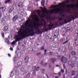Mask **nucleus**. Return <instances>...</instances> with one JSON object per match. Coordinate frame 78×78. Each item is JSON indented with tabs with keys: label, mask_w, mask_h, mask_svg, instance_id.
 I'll return each mask as SVG.
<instances>
[{
	"label": "nucleus",
	"mask_w": 78,
	"mask_h": 78,
	"mask_svg": "<svg viewBox=\"0 0 78 78\" xmlns=\"http://www.w3.org/2000/svg\"><path fill=\"white\" fill-rule=\"evenodd\" d=\"M75 7H76L78 9V5H66V8H68V9L67 10H65L64 9H59V8H57L56 9H54L52 10V11L50 12L51 14H57L58 12H59L60 11H61V12H62V11H66V12H69L70 13L71 12V10L69 9V8H73Z\"/></svg>",
	"instance_id": "obj_1"
},
{
	"label": "nucleus",
	"mask_w": 78,
	"mask_h": 78,
	"mask_svg": "<svg viewBox=\"0 0 78 78\" xmlns=\"http://www.w3.org/2000/svg\"><path fill=\"white\" fill-rule=\"evenodd\" d=\"M22 31H23V29L21 28V29H20V30L17 33L18 35H16L15 36V38L16 42L19 41H20L22 39H21V37H22V35L23 34V33H21V32H22Z\"/></svg>",
	"instance_id": "obj_2"
},
{
	"label": "nucleus",
	"mask_w": 78,
	"mask_h": 78,
	"mask_svg": "<svg viewBox=\"0 0 78 78\" xmlns=\"http://www.w3.org/2000/svg\"><path fill=\"white\" fill-rule=\"evenodd\" d=\"M76 15L74 14L73 15V16H71V17H67L66 18V19H67V20H68V22H71L72 20H73L75 19L78 18V13H76Z\"/></svg>",
	"instance_id": "obj_3"
},
{
	"label": "nucleus",
	"mask_w": 78,
	"mask_h": 78,
	"mask_svg": "<svg viewBox=\"0 0 78 78\" xmlns=\"http://www.w3.org/2000/svg\"><path fill=\"white\" fill-rule=\"evenodd\" d=\"M26 30H28V32L30 33L31 32H32V34H31L30 36H34V30L32 29H29V28H26Z\"/></svg>",
	"instance_id": "obj_4"
},
{
	"label": "nucleus",
	"mask_w": 78,
	"mask_h": 78,
	"mask_svg": "<svg viewBox=\"0 0 78 78\" xmlns=\"http://www.w3.org/2000/svg\"><path fill=\"white\" fill-rule=\"evenodd\" d=\"M23 32H21V33H22L23 34L22 35V36L21 37V39H24V38H25V37H29L30 36V34H24V31H23Z\"/></svg>",
	"instance_id": "obj_5"
},
{
	"label": "nucleus",
	"mask_w": 78,
	"mask_h": 78,
	"mask_svg": "<svg viewBox=\"0 0 78 78\" xmlns=\"http://www.w3.org/2000/svg\"><path fill=\"white\" fill-rule=\"evenodd\" d=\"M20 69V70H21V72L24 71V68H20V66H18L15 68V71H17V70L18 69Z\"/></svg>",
	"instance_id": "obj_6"
},
{
	"label": "nucleus",
	"mask_w": 78,
	"mask_h": 78,
	"mask_svg": "<svg viewBox=\"0 0 78 78\" xmlns=\"http://www.w3.org/2000/svg\"><path fill=\"white\" fill-rule=\"evenodd\" d=\"M40 67L39 66L36 67V66H34L32 67V70L34 72H35V71H37V70H39Z\"/></svg>",
	"instance_id": "obj_7"
},
{
	"label": "nucleus",
	"mask_w": 78,
	"mask_h": 78,
	"mask_svg": "<svg viewBox=\"0 0 78 78\" xmlns=\"http://www.w3.org/2000/svg\"><path fill=\"white\" fill-rule=\"evenodd\" d=\"M68 61V60L66 57H64L63 58V57H62L61 60V62H63V63H64L65 64L66 63V62H67Z\"/></svg>",
	"instance_id": "obj_8"
},
{
	"label": "nucleus",
	"mask_w": 78,
	"mask_h": 78,
	"mask_svg": "<svg viewBox=\"0 0 78 78\" xmlns=\"http://www.w3.org/2000/svg\"><path fill=\"white\" fill-rule=\"evenodd\" d=\"M50 23L48 25V26L49 27H50V29H52V27L55 26V25L54 24L51 23V21H50Z\"/></svg>",
	"instance_id": "obj_9"
},
{
	"label": "nucleus",
	"mask_w": 78,
	"mask_h": 78,
	"mask_svg": "<svg viewBox=\"0 0 78 78\" xmlns=\"http://www.w3.org/2000/svg\"><path fill=\"white\" fill-rule=\"evenodd\" d=\"M3 31L4 32H7L8 31V28L6 26L4 27L3 28Z\"/></svg>",
	"instance_id": "obj_10"
},
{
	"label": "nucleus",
	"mask_w": 78,
	"mask_h": 78,
	"mask_svg": "<svg viewBox=\"0 0 78 78\" xmlns=\"http://www.w3.org/2000/svg\"><path fill=\"white\" fill-rule=\"evenodd\" d=\"M22 62H19L17 63V65L18 66H19L20 67L22 68Z\"/></svg>",
	"instance_id": "obj_11"
},
{
	"label": "nucleus",
	"mask_w": 78,
	"mask_h": 78,
	"mask_svg": "<svg viewBox=\"0 0 78 78\" xmlns=\"http://www.w3.org/2000/svg\"><path fill=\"white\" fill-rule=\"evenodd\" d=\"M71 60L72 61L75 62V61H76V60H77V58L76 57H73L71 58Z\"/></svg>",
	"instance_id": "obj_12"
},
{
	"label": "nucleus",
	"mask_w": 78,
	"mask_h": 78,
	"mask_svg": "<svg viewBox=\"0 0 78 78\" xmlns=\"http://www.w3.org/2000/svg\"><path fill=\"white\" fill-rule=\"evenodd\" d=\"M65 4L64 3H62V4H58L57 5H54L53 6H52L51 7V8H56V7H58V6H61V5H64Z\"/></svg>",
	"instance_id": "obj_13"
},
{
	"label": "nucleus",
	"mask_w": 78,
	"mask_h": 78,
	"mask_svg": "<svg viewBox=\"0 0 78 78\" xmlns=\"http://www.w3.org/2000/svg\"><path fill=\"white\" fill-rule=\"evenodd\" d=\"M29 57L28 56H26L25 58V62L27 63L29 61Z\"/></svg>",
	"instance_id": "obj_14"
},
{
	"label": "nucleus",
	"mask_w": 78,
	"mask_h": 78,
	"mask_svg": "<svg viewBox=\"0 0 78 78\" xmlns=\"http://www.w3.org/2000/svg\"><path fill=\"white\" fill-rule=\"evenodd\" d=\"M14 9V8L13 7H12L11 9H9V13H11L12 12V11Z\"/></svg>",
	"instance_id": "obj_15"
},
{
	"label": "nucleus",
	"mask_w": 78,
	"mask_h": 78,
	"mask_svg": "<svg viewBox=\"0 0 78 78\" xmlns=\"http://www.w3.org/2000/svg\"><path fill=\"white\" fill-rule=\"evenodd\" d=\"M71 73H72L71 76H72L74 75L75 74H77V73H78V71H76V72H75V71H72Z\"/></svg>",
	"instance_id": "obj_16"
},
{
	"label": "nucleus",
	"mask_w": 78,
	"mask_h": 78,
	"mask_svg": "<svg viewBox=\"0 0 78 78\" xmlns=\"http://www.w3.org/2000/svg\"><path fill=\"white\" fill-rule=\"evenodd\" d=\"M23 3L20 2L19 3L18 6L19 8H22V7H23Z\"/></svg>",
	"instance_id": "obj_17"
},
{
	"label": "nucleus",
	"mask_w": 78,
	"mask_h": 78,
	"mask_svg": "<svg viewBox=\"0 0 78 78\" xmlns=\"http://www.w3.org/2000/svg\"><path fill=\"white\" fill-rule=\"evenodd\" d=\"M18 18V16L17 15H16L15 16H14L12 19V20L14 22H15V21H16V20L17 19V18Z\"/></svg>",
	"instance_id": "obj_18"
},
{
	"label": "nucleus",
	"mask_w": 78,
	"mask_h": 78,
	"mask_svg": "<svg viewBox=\"0 0 78 78\" xmlns=\"http://www.w3.org/2000/svg\"><path fill=\"white\" fill-rule=\"evenodd\" d=\"M50 60L52 62H53V63H54L55 61H56L55 58H51L50 59Z\"/></svg>",
	"instance_id": "obj_19"
},
{
	"label": "nucleus",
	"mask_w": 78,
	"mask_h": 78,
	"mask_svg": "<svg viewBox=\"0 0 78 78\" xmlns=\"http://www.w3.org/2000/svg\"><path fill=\"white\" fill-rule=\"evenodd\" d=\"M30 25V21L29 20H27L26 21V22L25 23V26H28V25Z\"/></svg>",
	"instance_id": "obj_20"
},
{
	"label": "nucleus",
	"mask_w": 78,
	"mask_h": 78,
	"mask_svg": "<svg viewBox=\"0 0 78 78\" xmlns=\"http://www.w3.org/2000/svg\"><path fill=\"white\" fill-rule=\"evenodd\" d=\"M59 35V33L58 32H55L54 34V36L55 37H58V35Z\"/></svg>",
	"instance_id": "obj_21"
},
{
	"label": "nucleus",
	"mask_w": 78,
	"mask_h": 78,
	"mask_svg": "<svg viewBox=\"0 0 78 78\" xmlns=\"http://www.w3.org/2000/svg\"><path fill=\"white\" fill-rule=\"evenodd\" d=\"M61 22V23H62V24H65V23H68V22H68V21H67V20L66 19H64V22L62 21Z\"/></svg>",
	"instance_id": "obj_22"
},
{
	"label": "nucleus",
	"mask_w": 78,
	"mask_h": 78,
	"mask_svg": "<svg viewBox=\"0 0 78 78\" xmlns=\"http://www.w3.org/2000/svg\"><path fill=\"white\" fill-rule=\"evenodd\" d=\"M36 30H37V32L38 33H40V34H42V31H40V30H39V29H38V27H37L36 28Z\"/></svg>",
	"instance_id": "obj_23"
},
{
	"label": "nucleus",
	"mask_w": 78,
	"mask_h": 78,
	"mask_svg": "<svg viewBox=\"0 0 78 78\" xmlns=\"http://www.w3.org/2000/svg\"><path fill=\"white\" fill-rule=\"evenodd\" d=\"M46 8H44V10L45 11V12H46V14H49V11H48V10H46Z\"/></svg>",
	"instance_id": "obj_24"
},
{
	"label": "nucleus",
	"mask_w": 78,
	"mask_h": 78,
	"mask_svg": "<svg viewBox=\"0 0 78 78\" xmlns=\"http://www.w3.org/2000/svg\"><path fill=\"white\" fill-rule=\"evenodd\" d=\"M41 4L42 6H44V4H45V1L44 0H42L41 2Z\"/></svg>",
	"instance_id": "obj_25"
},
{
	"label": "nucleus",
	"mask_w": 78,
	"mask_h": 78,
	"mask_svg": "<svg viewBox=\"0 0 78 78\" xmlns=\"http://www.w3.org/2000/svg\"><path fill=\"white\" fill-rule=\"evenodd\" d=\"M37 26H39L40 27H43V26L44 25L43 24V23H41V24L38 23L36 24Z\"/></svg>",
	"instance_id": "obj_26"
},
{
	"label": "nucleus",
	"mask_w": 78,
	"mask_h": 78,
	"mask_svg": "<svg viewBox=\"0 0 78 78\" xmlns=\"http://www.w3.org/2000/svg\"><path fill=\"white\" fill-rule=\"evenodd\" d=\"M71 53L72 56H74L76 55V52L75 51H72Z\"/></svg>",
	"instance_id": "obj_27"
},
{
	"label": "nucleus",
	"mask_w": 78,
	"mask_h": 78,
	"mask_svg": "<svg viewBox=\"0 0 78 78\" xmlns=\"http://www.w3.org/2000/svg\"><path fill=\"white\" fill-rule=\"evenodd\" d=\"M75 45H78V39H76L75 40Z\"/></svg>",
	"instance_id": "obj_28"
},
{
	"label": "nucleus",
	"mask_w": 78,
	"mask_h": 78,
	"mask_svg": "<svg viewBox=\"0 0 78 78\" xmlns=\"http://www.w3.org/2000/svg\"><path fill=\"white\" fill-rule=\"evenodd\" d=\"M65 40H66V39L64 38H63L62 39H60V42L61 43H62V42H64L65 41Z\"/></svg>",
	"instance_id": "obj_29"
},
{
	"label": "nucleus",
	"mask_w": 78,
	"mask_h": 78,
	"mask_svg": "<svg viewBox=\"0 0 78 78\" xmlns=\"http://www.w3.org/2000/svg\"><path fill=\"white\" fill-rule=\"evenodd\" d=\"M51 27H48L49 29H45L44 30V31L47 32V31H48V30H52V29H50Z\"/></svg>",
	"instance_id": "obj_30"
},
{
	"label": "nucleus",
	"mask_w": 78,
	"mask_h": 78,
	"mask_svg": "<svg viewBox=\"0 0 78 78\" xmlns=\"http://www.w3.org/2000/svg\"><path fill=\"white\" fill-rule=\"evenodd\" d=\"M17 56L19 58H20L22 56V54L20 52H18L17 54Z\"/></svg>",
	"instance_id": "obj_31"
},
{
	"label": "nucleus",
	"mask_w": 78,
	"mask_h": 78,
	"mask_svg": "<svg viewBox=\"0 0 78 78\" xmlns=\"http://www.w3.org/2000/svg\"><path fill=\"white\" fill-rule=\"evenodd\" d=\"M41 71L42 73H44V72H45V69H44V68H41Z\"/></svg>",
	"instance_id": "obj_32"
},
{
	"label": "nucleus",
	"mask_w": 78,
	"mask_h": 78,
	"mask_svg": "<svg viewBox=\"0 0 78 78\" xmlns=\"http://www.w3.org/2000/svg\"><path fill=\"white\" fill-rule=\"evenodd\" d=\"M1 35L2 37H5V33H4L2 31L1 32Z\"/></svg>",
	"instance_id": "obj_33"
},
{
	"label": "nucleus",
	"mask_w": 78,
	"mask_h": 78,
	"mask_svg": "<svg viewBox=\"0 0 78 78\" xmlns=\"http://www.w3.org/2000/svg\"><path fill=\"white\" fill-rule=\"evenodd\" d=\"M5 42L8 43V44H9V41L8 38H7L5 39Z\"/></svg>",
	"instance_id": "obj_34"
},
{
	"label": "nucleus",
	"mask_w": 78,
	"mask_h": 78,
	"mask_svg": "<svg viewBox=\"0 0 78 78\" xmlns=\"http://www.w3.org/2000/svg\"><path fill=\"white\" fill-rule=\"evenodd\" d=\"M75 63H73L71 66V68H73V67H75Z\"/></svg>",
	"instance_id": "obj_35"
},
{
	"label": "nucleus",
	"mask_w": 78,
	"mask_h": 78,
	"mask_svg": "<svg viewBox=\"0 0 78 78\" xmlns=\"http://www.w3.org/2000/svg\"><path fill=\"white\" fill-rule=\"evenodd\" d=\"M14 76V74H13V71H12L11 72L10 76L11 77H12Z\"/></svg>",
	"instance_id": "obj_36"
},
{
	"label": "nucleus",
	"mask_w": 78,
	"mask_h": 78,
	"mask_svg": "<svg viewBox=\"0 0 78 78\" xmlns=\"http://www.w3.org/2000/svg\"><path fill=\"white\" fill-rule=\"evenodd\" d=\"M72 61H69L68 62L69 66H71V65H72Z\"/></svg>",
	"instance_id": "obj_37"
},
{
	"label": "nucleus",
	"mask_w": 78,
	"mask_h": 78,
	"mask_svg": "<svg viewBox=\"0 0 78 78\" xmlns=\"http://www.w3.org/2000/svg\"><path fill=\"white\" fill-rule=\"evenodd\" d=\"M47 50L46 49H45L44 51V55H47Z\"/></svg>",
	"instance_id": "obj_38"
},
{
	"label": "nucleus",
	"mask_w": 78,
	"mask_h": 78,
	"mask_svg": "<svg viewBox=\"0 0 78 78\" xmlns=\"http://www.w3.org/2000/svg\"><path fill=\"white\" fill-rule=\"evenodd\" d=\"M66 51H63L62 53V54L63 55V56H65V55H66Z\"/></svg>",
	"instance_id": "obj_39"
},
{
	"label": "nucleus",
	"mask_w": 78,
	"mask_h": 78,
	"mask_svg": "<svg viewBox=\"0 0 78 78\" xmlns=\"http://www.w3.org/2000/svg\"><path fill=\"white\" fill-rule=\"evenodd\" d=\"M11 1V0H7L5 1V3H9V2Z\"/></svg>",
	"instance_id": "obj_40"
},
{
	"label": "nucleus",
	"mask_w": 78,
	"mask_h": 78,
	"mask_svg": "<svg viewBox=\"0 0 78 78\" xmlns=\"http://www.w3.org/2000/svg\"><path fill=\"white\" fill-rule=\"evenodd\" d=\"M63 19V18L62 17H60L58 19L59 22H60V21H61V20H62Z\"/></svg>",
	"instance_id": "obj_41"
},
{
	"label": "nucleus",
	"mask_w": 78,
	"mask_h": 78,
	"mask_svg": "<svg viewBox=\"0 0 78 78\" xmlns=\"http://www.w3.org/2000/svg\"><path fill=\"white\" fill-rule=\"evenodd\" d=\"M48 53L49 56H52V55H53V52H49Z\"/></svg>",
	"instance_id": "obj_42"
},
{
	"label": "nucleus",
	"mask_w": 78,
	"mask_h": 78,
	"mask_svg": "<svg viewBox=\"0 0 78 78\" xmlns=\"http://www.w3.org/2000/svg\"><path fill=\"white\" fill-rule=\"evenodd\" d=\"M40 50H45V48H44V46L41 47Z\"/></svg>",
	"instance_id": "obj_43"
},
{
	"label": "nucleus",
	"mask_w": 78,
	"mask_h": 78,
	"mask_svg": "<svg viewBox=\"0 0 78 78\" xmlns=\"http://www.w3.org/2000/svg\"><path fill=\"white\" fill-rule=\"evenodd\" d=\"M35 17L36 19H37V20H36V22H39V19H38V17L37 16H36Z\"/></svg>",
	"instance_id": "obj_44"
},
{
	"label": "nucleus",
	"mask_w": 78,
	"mask_h": 78,
	"mask_svg": "<svg viewBox=\"0 0 78 78\" xmlns=\"http://www.w3.org/2000/svg\"><path fill=\"white\" fill-rule=\"evenodd\" d=\"M16 1L13 0V2H12V3L13 4V5H15V4H16V3H17V0H15Z\"/></svg>",
	"instance_id": "obj_45"
},
{
	"label": "nucleus",
	"mask_w": 78,
	"mask_h": 78,
	"mask_svg": "<svg viewBox=\"0 0 78 78\" xmlns=\"http://www.w3.org/2000/svg\"><path fill=\"white\" fill-rule=\"evenodd\" d=\"M72 50H73V49L72 48H71L70 49H69V53H71L72 52Z\"/></svg>",
	"instance_id": "obj_46"
},
{
	"label": "nucleus",
	"mask_w": 78,
	"mask_h": 78,
	"mask_svg": "<svg viewBox=\"0 0 78 78\" xmlns=\"http://www.w3.org/2000/svg\"><path fill=\"white\" fill-rule=\"evenodd\" d=\"M30 17H31V18L32 19H34V17H35V16L33 15H32L30 16Z\"/></svg>",
	"instance_id": "obj_47"
},
{
	"label": "nucleus",
	"mask_w": 78,
	"mask_h": 78,
	"mask_svg": "<svg viewBox=\"0 0 78 78\" xmlns=\"http://www.w3.org/2000/svg\"><path fill=\"white\" fill-rule=\"evenodd\" d=\"M63 48L62 47H60L59 49V51H62Z\"/></svg>",
	"instance_id": "obj_48"
},
{
	"label": "nucleus",
	"mask_w": 78,
	"mask_h": 78,
	"mask_svg": "<svg viewBox=\"0 0 78 78\" xmlns=\"http://www.w3.org/2000/svg\"><path fill=\"white\" fill-rule=\"evenodd\" d=\"M41 55V53H38L36 54V55L37 56H39V55Z\"/></svg>",
	"instance_id": "obj_49"
},
{
	"label": "nucleus",
	"mask_w": 78,
	"mask_h": 78,
	"mask_svg": "<svg viewBox=\"0 0 78 78\" xmlns=\"http://www.w3.org/2000/svg\"><path fill=\"white\" fill-rule=\"evenodd\" d=\"M2 6V5H1V2H0V9H3V7H1V6Z\"/></svg>",
	"instance_id": "obj_50"
},
{
	"label": "nucleus",
	"mask_w": 78,
	"mask_h": 78,
	"mask_svg": "<svg viewBox=\"0 0 78 78\" xmlns=\"http://www.w3.org/2000/svg\"><path fill=\"white\" fill-rule=\"evenodd\" d=\"M1 23L2 25H4L5 24V22H4V21H2Z\"/></svg>",
	"instance_id": "obj_51"
},
{
	"label": "nucleus",
	"mask_w": 78,
	"mask_h": 78,
	"mask_svg": "<svg viewBox=\"0 0 78 78\" xmlns=\"http://www.w3.org/2000/svg\"><path fill=\"white\" fill-rule=\"evenodd\" d=\"M16 41H14L12 42V44L14 45V44H16Z\"/></svg>",
	"instance_id": "obj_52"
},
{
	"label": "nucleus",
	"mask_w": 78,
	"mask_h": 78,
	"mask_svg": "<svg viewBox=\"0 0 78 78\" xmlns=\"http://www.w3.org/2000/svg\"><path fill=\"white\" fill-rule=\"evenodd\" d=\"M27 31H28V32L26 31L25 33H24V34H28V33H29L28 32V31H29L28 30H27Z\"/></svg>",
	"instance_id": "obj_53"
},
{
	"label": "nucleus",
	"mask_w": 78,
	"mask_h": 78,
	"mask_svg": "<svg viewBox=\"0 0 78 78\" xmlns=\"http://www.w3.org/2000/svg\"><path fill=\"white\" fill-rule=\"evenodd\" d=\"M75 34H78V30H76L75 31Z\"/></svg>",
	"instance_id": "obj_54"
},
{
	"label": "nucleus",
	"mask_w": 78,
	"mask_h": 78,
	"mask_svg": "<svg viewBox=\"0 0 78 78\" xmlns=\"http://www.w3.org/2000/svg\"><path fill=\"white\" fill-rule=\"evenodd\" d=\"M74 36L75 37H77L78 36V34H74Z\"/></svg>",
	"instance_id": "obj_55"
},
{
	"label": "nucleus",
	"mask_w": 78,
	"mask_h": 78,
	"mask_svg": "<svg viewBox=\"0 0 78 78\" xmlns=\"http://www.w3.org/2000/svg\"><path fill=\"white\" fill-rule=\"evenodd\" d=\"M57 58L58 59H60L61 58V56L59 55L58 56Z\"/></svg>",
	"instance_id": "obj_56"
},
{
	"label": "nucleus",
	"mask_w": 78,
	"mask_h": 78,
	"mask_svg": "<svg viewBox=\"0 0 78 78\" xmlns=\"http://www.w3.org/2000/svg\"><path fill=\"white\" fill-rule=\"evenodd\" d=\"M70 2V0H68L67 1H66V3H69Z\"/></svg>",
	"instance_id": "obj_57"
},
{
	"label": "nucleus",
	"mask_w": 78,
	"mask_h": 78,
	"mask_svg": "<svg viewBox=\"0 0 78 78\" xmlns=\"http://www.w3.org/2000/svg\"><path fill=\"white\" fill-rule=\"evenodd\" d=\"M68 58H69V59H70L71 58L70 55V54H68Z\"/></svg>",
	"instance_id": "obj_58"
},
{
	"label": "nucleus",
	"mask_w": 78,
	"mask_h": 78,
	"mask_svg": "<svg viewBox=\"0 0 78 78\" xmlns=\"http://www.w3.org/2000/svg\"><path fill=\"white\" fill-rule=\"evenodd\" d=\"M55 19H56L55 17H53L51 19V20H55Z\"/></svg>",
	"instance_id": "obj_59"
},
{
	"label": "nucleus",
	"mask_w": 78,
	"mask_h": 78,
	"mask_svg": "<svg viewBox=\"0 0 78 78\" xmlns=\"http://www.w3.org/2000/svg\"><path fill=\"white\" fill-rule=\"evenodd\" d=\"M36 50V48H32V51H35Z\"/></svg>",
	"instance_id": "obj_60"
},
{
	"label": "nucleus",
	"mask_w": 78,
	"mask_h": 78,
	"mask_svg": "<svg viewBox=\"0 0 78 78\" xmlns=\"http://www.w3.org/2000/svg\"><path fill=\"white\" fill-rule=\"evenodd\" d=\"M30 51H33V48H30Z\"/></svg>",
	"instance_id": "obj_61"
},
{
	"label": "nucleus",
	"mask_w": 78,
	"mask_h": 78,
	"mask_svg": "<svg viewBox=\"0 0 78 78\" xmlns=\"http://www.w3.org/2000/svg\"><path fill=\"white\" fill-rule=\"evenodd\" d=\"M67 42H68V40H67V41L64 42L63 43V44H66V43H67Z\"/></svg>",
	"instance_id": "obj_62"
},
{
	"label": "nucleus",
	"mask_w": 78,
	"mask_h": 78,
	"mask_svg": "<svg viewBox=\"0 0 78 78\" xmlns=\"http://www.w3.org/2000/svg\"><path fill=\"white\" fill-rule=\"evenodd\" d=\"M75 2V0H72L71 2L72 3H73V2Z\"/></svg>",
	"instance_id": "obj_63"
},
{
	"label": "nucleus",
	"mask_w": 78,
	"mask_h": 78,
	"mask_svg": "<svg viewBox=\"0 0 78 78\" xmlns=\"http://www.w3.org/2000/svg\"><path fill=\"white\" fill-rule=\"evenodd\" d=\"M10 50L11 51H13V48H10Z\"/></svg>",
	"instance_id": "obj_64"
}]
</instances>
